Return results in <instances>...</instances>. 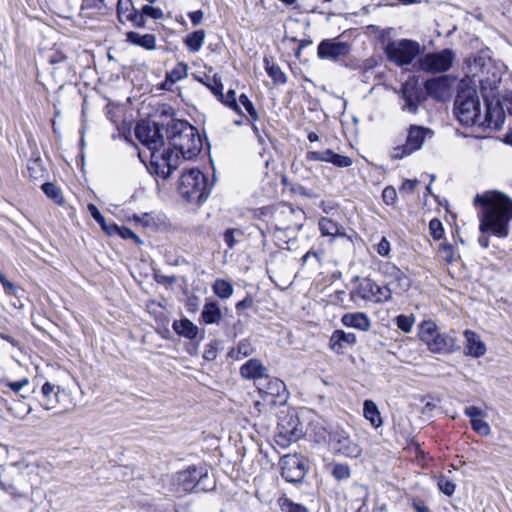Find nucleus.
<instances>
[{"mask_svg":"<svg viewBox=\"0 0 512 512\" xmlns=\"http://www.w3.org/2000/svg\"><path fill=\"white\" fill-rule=\"evenodd\" d=\"M0 384L4 388H7L9 391L18 395L20 393V391H22L29 384V379L26 377L22 378L18 381L2 379V380H0Z\"/></svg>","mask_w":512,"mask_h":512,"instance_id":"nucleus-38","label":"nucleus"},{"mask_svg":"<svg viewBox=\"0 0 512 512\" xmlns=\"http://www.w3.org/2000/svg\"><path fill=\"white\" fill-rule=\"evenodd\" d=\"M205 78L208 80V83H205V86L218 98L223 90L220 78L217 76L210 77L208 75H205Z\"/></svg>","mask_w":512,"mask_h":512,"instance_id":"nucleus-48","label":"nucleus"},{"mask_svg":"<svg viewBox=\"0 0 512 512\" xmlns=\"http://www.w3.org/2000/svg\"><path fill=\"white\" fill-rule=\"evenodd\" d=\"M298 437V433H297V429L296 428H292L291 430H282L280 431L279 435H278V443H281V440H288V441H294L296 440Z\"/></svg>","mask_w":512,"mask_h":512,"instance_id":"nucleus-63","label":"nucleus"},{"mask_svg":"<svg viewBox=\"0 0 512 512\" xmlns=\"http://www.w3.org/2000/svg\"><path fill=\"white\" fill-rule=\"evenodd\" d=\"M172 327L176 334L190 340L195 339L199 333L198 327L187 318L174 321Z\"/></svg>","mask_w":512,"mask_h":512,"instance_id":"nucleus-27","label":"nucleus"},{"mask_svg":"<svg viewBox=\"0 0 512 512\" xmlns=\"http://www.w3.org/2000/svg\"><path fill=\"white\" fill-rule=\"evenodd\" d=\"M309 161H322L332 163L339 168H346L352 165L353 161L350 157L335 153L331 149L325 151H309L306 154Z\"/></svg>","mask_w":512,"mask_h":512,"instance_id":"nucleus-18","label":"nucleus"},{"mask_svg":"<svg viewBox=\"0 0 512 512\" xmlns=\"http://www.w3.org/2000/svg\"><path fill=\"white\" fill-rule=\"evenodd\" d=\"M375 249L380 256H388L391 250L390 242L386 237H381L380 241L375 245Z\"/></svg>","mask_w":512,"mask_h":512,"instance_id":"nucleus-57","label":"nucleus"},{"mask_svg":"<svg viewBox=\"0 0 512 512\" xmlns=\"http://www.w3.org/2000/svg\"><path fill=\"white\" fill-rule=\"evenodd\" d=\"M356 342L357 337L354 333L338 329L332 333L329 340V347L333 352L343 354L348 348L354 346Z\"/></svg>","mask_w":512,"mask_h":512,"instance_id":"nucleus-19","label":"nucleus"},{"mask_svg":"<svg viewBox=\"0 0 512 512\" xmlns=\"http://www.w3.org/2000/svg\"><path fill=\"white\" fill-rule=\"evenodd\" d=\"M167 138L169 144L175 149L176 154L184 159H192L202 149V140L195 127L187 121L172 120L167 126ZM175 155V153L173 152Z\"/></svg>","mask_w":512,"mask_h":512,"instance_id":"nucleus-3","label":"nucleus"},{"mask_svg":"<svg viewBox=\"0 0 512 512\" xmlns=\"http://www.w3.org/2000/svg\"><path fill=\"white\" fill-rule=\"evenodd\" d=\"M173 485L176 492L187 493L210 491L215 483L210 480L207 470L191 466L176 474Z\"/></svg>","mask_w":512,"mask_h":512,"instance_id":"nucleus-6","label":"nucleus"},{"mask_svg":"<svg viewBox=\"0 0 512 512\" xmlns=\"http://www.w3.org/2000/svg\"><path fill=\"white\" fill-rule=\"evenodd\" d=\"M454 112L464 126H478L481 122L480 101L476 91L464 90L458 93L454 102Z\"/></svg>","mask_w":512,"mask_h":512,"instance_id":"nucleus-8","label":"nucleus"},{"mask_svg":"<svg viewBox=\"0 0 512 512\" xmlns=\"http://www.w3.org/2000/svg\"><path fill=\"white\" fill-rule=\"evenodd\" d=\"M454 60V53L450 49L440 52L427 53L418 61L419 69L429 73L445 72L450 69Z\"/></svg>","mask_w":512,"mask_h":512,"instance_id":"nucleus-15","label":"nucleus"},{"mask_svg":"<svg viewBox=\"0 0 512 512\" xmlns=\"http://www.w3.org/2000/svg\"><path fill=\"white\" fill-rule=\"evenodd\" d=\"M112 233H118L123 239H132L136 243H142L140 238L129 228L127 227H118L114 224H111Z\"/></svg>","mask_w":512,"mask_h":512,"instance_id":"nucleus-47","label":"nucleus"},{"mask_svg":"<svg viewBox=\"0 0 512 512\" xmlns=\"http://www.w3.org/2000/svg\"><path fill=\"white\" fill-rule=\"evenodd\" d=\"M351 51L348 42L339 41L338 38L324 39L317 47V55L320 59L338 61L346 57Z\"/></svg>","mask_w":512,"mask_h":512,"instance_id":"nucleus-17","label":"nucleus"},{"mask_svg":"<svg viewBox=\"0 0 512 512\" xmlns=\"http://www.w3.org/2000/svg\"><path fill=\"white\" fill-rule=\"evenodd\" d=\"M222 318L219 305L214 302H206L201 312V319L206 325L218 324Z\"/></svg>","mask_w":512,"mask_h":512,"instance_id":"nucleus-28","label":"nucleus"},{"mask_svg":"<svg viewBox=\"0 0 512 512\" xmlns=\"http://www.w3.org/2000/svg\"><path fill=\"white\" fill-rule=\"evenodd\" d=\"M279 505L283 512H308L304 505L295 503L288 498H280Z\"/></svg>","mask_w":512,"mask_h":512,"instance_id":"nucleus-40","label":"nucleus"},{"mask_svg":"<svg viewBox=\"0 0 512 512\" xmlns=\"http://www.w3.org/2000/svg\"><path fill=\"white\" fill-rule=\"evenodd\" d=\"M474 203L482 206L480 230L506 237L512 220V199L502 192L492 191L477 194Z\"/></svg>","mask_w":512,"mask_h":512,"instance_id":"nucleus-2","label":"nucleus"},{"mask_svg":"<svg viewBox=\"0 0 512 512\" xmlns=\"http://www.w3.org/2000/svg\"><path fill=\"white\" fill-rule=\"evenodd\" d=\"M255 352V347L248 339L241 340L235 347L231 348L228 352V356L235 360L240 361L245 357H248Z\"/></svg>","mask_w":512,"mask_h":512,"instance_id":"nucleus-29","label":"nucleus"},{"mask_svg":"<svg viewBox=\"0 0 512 512\" xmlns=\"http://www.w3.org/2000/svg\"><path fill=\"white\" fill-rule=\"evenodd\" d=\"M419 181L417 179H407L405 180L399 188L400 193L412 194L417 187Z\"/></svg>","mask_w":512,"mask_h":512,"instance_id":"nucleus-60","label":"nucleus"},{"mask_svg":"<svg viewBox=\"0 0 512 512\" xmlns=\"http://www.w3.org/2000/svg\"><path fill=\"white\" fill-rule=\"evenodd\" d=\"M420 53V44L410 39L389 42L385 47L387 59L397 66L409 65Z\"/></svg>","mask_w":512,"mask_h":512,"instance_id":"nucleus-10","label":"nucleus"},{"mask_svg":"<svg viewBox=\"0 0 512 512\" xmlns=\"http://www.w3.org/2000/svg\"><path fill=\"white\" fill-rule=\"evenodd\" d=\"M464 413L466 416L470 418V421H473L475 419H479L485 416L484 411L476 406H469L466 407L464 410Z\"/></svg>","mask_w":512,"mask_h":512,"instance_id":"nucleus-59","label":"nucleus"},{"mask_svg":"<svg viewBox=\"0 0 512 512\" xmlns=\"http://www.w3.org/2000/svg\"><path fill=\"white\" fill-rule=\"evenodd\" d=\"M464 337L466 340L465 344V354L469 355L473 358H480L485 355L486 353V345L481 340L480 336L472 331V330H465L464 331Z\"/></svg>","mask_w":512,"mask_h":512,"instance_id":"nucleus-21","label":"nucleus"},{"mask_svg":"<svg viewBox=\"0 0 512 512\" xmlns=\"http://www.w3.org/2000/svg\"><path fill=\"white\" fill-rule=\"evenodd\" d=\"M257 389L263 399L269 404H283L288 397L286 385L282 380L276 377H269L267 375L263 380L257 383Z\"/></svg>","mask_w":512,"mask_h":512,"instance_id":"nucleus-14","label":"nucleus"},{"mask_svg":"<svg viewBox=\"0 0 512 512\" xmlns=\"http://www.w3.org/2000/svg\"><path fill=\"white\" fill-rule=\"evenodd\" d=\"M341 322L346 327L364 332L371 328V320L364 312L345 313L341 318Z\"/></svg>","mask_w":512,"mask_h":512,"instance_id":"nucleus-23","label":"nucleus"},{"mask_svg":"<svg viewBox=\"0 0 512 512\" xmlns=\"http://www.w3.org/2000/svg\"><path fill=\"white\" fill-rule=\"evenodd\" d=\"M265 62H266V71H267L268 75L275 82L285 83L286 82V76H285L284 72L281 70V68L278 65L274 64V63H270L266 59H265Z\"/></svg>","mask_w":512,"mask_h":512,"instance_id":"nucleus-39","label":"nucleus"},{"mask_svg":"<svg viewBox=\"0 0 512 512\" xmlns=\"http://www.w3.org/2000/svg\"><path fill=\"white\" fill-rule=\"evenodd\" d=\"M377 283L370 278H363L359 285L351 292V297H359L365 301L374 302Z\"/></svg>","mask_w":512,"mask_h":512,"instance_id":"nucleus-26","label":"nucleus"},{"mask_svg":"<svg viewBox=\"0 0 512 512\" xmlns=\"http://www.w3.org/2000/svg\"><path fill=\"white\" fill-rule=\"evenodd\" d=\"M239 102L244 106L245 110L253 121H257L259 119L258 112L256 111L253 103L250 101L247 95L241 94L239 97Z\"/></svg>","mask_w":512,"mask_h":512,"instance_id":"nucleus-49","label":"nucleus"},{"mask_svg":"<svg viewBox=\"0 0 512 512\" xmlns=\"http://www.w3.org/2000/svg\"><path fill=\"white\" fill-rule=\"evenodd\" d=\"M438 254H439V257L446 264H453L459 258V254L457 253L455 247L452 244H449V243H442V244H440V247H439V250H438Z\"/></svg>","mask_w":512,"mask_h":512,"instance_id":"nucleus-35","label":"nucleus"},{"mask_svg":"<svg viewBox=\"0 0 512 512\" xmlns=\"http://www.w3.org/2000/svg\"><path fill=\"white\" fill-rule=\"evenodd\" d=\"M328 436V445L335 454L351 458H357L361 455L362 449L359 444L351 439L342 428H332L328 432Z\"/></svg>","mask_w":512,"mask_h":512,"instance_id":"nucleus-12","label":"nucleus"},{"mask_svg":"<svg viewBox=\"0 0 512 512\" xmlns=\"http://www.w3.org/2000/svg\"><path fill=\"white\" fill-rule=\"evenodd\" d=\"M145 18L150 17L154 20H160L164 17V12L161 8L153 7L151 5H144L141 8Z\"/></svg>","mask_w":512,"mask_h":512,"instance_id":"nucleus-52","label":"nucleus"},{"mask_svg":"<svg viewBox=\"0 0 512 512\" xmlns=\"http://www.w3.org/2000/svg\"><path fill=\"white\" fill-rule=\"evenodd\" d=\"M243 232L239 229L230 228L224 232V241L229 249H233L238 242L237 237H242Z\"/></svg>","mask_w":512,"mask_h":512,"instance_id":"nucleus-44","label":"nucleus"},{"mask_svg":"<svg viewBox=\"0 0 512 512\" xmlns=\"http://www.w3.org/2000/svg\"><path fill=\"white\" fill-rule=\"evenodd\" d=\"M268 369L259 359L248 360L240 367V375L246 380H253L256 383L263 380L268 375Z\"/></svg>","mask_w":512,"mask_h":512,"instance_id":"nucleus-20","label":"nucleus"},{"mask_svg":"<svg viewBox=\"0 0 512 512\" xmlns=\"http://www.w3.org/2000/svg\"><path fill=\"white\" fill-rule=\"evenodd\" d=\"M379 272L392 296H402L411 287V279L391 262H381Z\"/></svg>","mask_w":512,"mask_h":512,"instance_id":"nucleus-11","label":"nucleus"},{"mask_svg":"<svg viewBox=\"0 0 512 512\" xmlns=\"http://www.w3.org/2000/svg\"><path fill=\"white\" fill-rule=\"evenodd\" d=\"M280 465L282 477L290 483L301 482L307 473L305 461L298 455H284Z\"/></svg>","mask_w":512,"mask_h":512,"instance_id":"nucleus-16","label":"nucleus"},{"mask_svg":"<svg viewBox=\"0 0 512 512\" xmlns=\"http://www.w3.org/2000/svg\"><path fill=\"white\" fill-rule=\"evenodd\" d=\"M471 422L472 429L480 434L481 436H488L491 433V428L489 424L484 421L482 418L475 419Z\"/></svg>","mask_w":512,"mask_h":512,"instance_id":"nucleus-50","label":"nucleus"},{"mask_svg":"<svg viewBox=\"0 0 512 512\" xmlns=\"http://www.w3.org/2000/svg\"><path fill=\"white\" fill-rule=\"evenodd\" d=\"M179 192L188 201L201 204L209 197L211 185L200 170L190 169L181 176Z\"/></svg>","mask_w":512,"mask_h":512,"instance_id":"nucleus-5","label":"nucleus"},{"mask_svg":"<svg viewBox=\"0 0 512 512\" xmlns=\"http://www.w3.org/2000/svg\"><path fill=\"white\" fill-rule=\"evenodd\" d=\"M111 0H83L82 9H93L102 12L110 7Z\"/></svg>","mask_w":512,"mask_h":512,"instance_id":"nucleus-41","label":"nucleus"},{"mask_svg":"<svg viewBox=\"0 0 512 512\" xmlns=\"http://www.w3.org/2000/svg\"><path fill=\"white\" fill-rule=\"evenodd\" d=\"M204 17V13L202 10H196L189 13V18L194 26L199 25Z\"/></svg>","mask_w":512,"mask_h":512,"instance_id":"nucleus-64","label":"nucleus"},{"mask_svg":"<svg viewBox=\"0 0 512 512\" xmlns=\"http://www.w3.org/2000/svg\"><path fill=\"white\" fill-rule=\"evenodd\" d=\"M28 171H29L30 176L35 179L42 176L43 170L41 168L40 160L36 159L33 162H31L28 166Z\"/></svg>","mask_w":512,"mask_h":512,"instance_id":"nucleus-61","label":"nucleus"},{"mask_svg":"<svg viewBox=\"0 0 512 512\" xmlns=\"http://www.w3.org/2000/svg\"><path fill=\"white\" fill-rule=\"evenodd\" d=\"M429 230H430L432 237L435 240L441 239L444 234L443 225H442L441 221L438 220L437 218H434L429 222Z\"/></svg>","mask_w":512,"mask_h":512,"instance_id":"nucleus-53","label":"nucleus"},{"mask_svg":"<svg viewBox=\"0 0 512 512\" xmlns=\"http://www.w3.org/2000/svg\"><path fill=\"white\" fill-rule=\"evenodd\" d=\"M88 210L93 217V219L101 225L102 229L105 230L108 234H112L111 225H107L105 223V219L100 213V211L97 209V207L94 204L88 205Z\"/></svg>","mask_w":512,"mask_h":512,"instance_id":"nucleus-45","label":"nucleus"},{"mask_svg":"<svg viewBox=\"0 0 512 512\" xmlns=\"http://www.w3.org/2000/svg\"><path fill=\"white\" fill-rule=\"evenodd\" d=\"M58 392L59 387L50 383L45 382L41 388V394H42V401L41 406L45 410H51L56 407V405L59 403L58 398Z\"/></svg>","mask_w":512,"mask_h":512,"instance_id":"nucleus-25","label":"nucleus"},{"mask_svg":"<svg viewBox=\"0 0 512 512\" xmlns=\"http://www.w3.org/2000/svg\"><path fill=\"white\" fill-rule=\"evenodd\" d=\"M332 475L337 480H344L350 477V468L346 464H335L332 470Z\"/></svg>","mask_w":512,"mask_h":512,"instance_id":"nucleus-54","label":"nucleus"},{"mask_svg":"<svg viewBox=\"0 0 512 512\" xmlns=\"http://www.w3.org/2000/svg\"><path fill=\"white\" fill-rule=\"evenodd\" d=\"M126 41L146 50H154L156 48V37L154 34L150 33L140 34L138 32L129 31L126 33Z\"/></svg>","mask_w":512,"mask_h":512,"instance_id":"nucleus-24","label":"nucleus"},{"mask_svg":"<svg viewBox=\"0 0 512 512\" xmlns=\"http://www.w3.org/2000/svg\"><path fill=\"white\" fill-rule=\"evenodd\" d=\"M382 198L385 204L393 205L397 200V192L396 189L392 186L386 187L382 192Z\"/></svg>","mask_w":512,"mask_h":512,"instance_id":"nucleus-56","label":"nucleus"},{"mask_svg":"<svg viewBox=\"0 0 512 512\" xmlns=\"http://www.w3.org/2000/svg\"><path fill=\"white\" fill-rule=\"evenodd\" d=\"M392 300L393 296L391 295L390 290L387 288L386 284L384 283L383 286L377 284L375 290V299L373 303H386Z\"/></svg>","mask_w":512,"mask_h":512,"instance_id":"nucleus-43","label":"nucleus"},{"mask_svg":"<svg viewBox=\"0 0 512 512\" xmlns=\"http://www.w3.org/2000/svg\"><path fill=\"white\" fill-rule=\"evenodd\" d=\"M136 10L132 0H117L116 11L120 23H126Z\"/></svg>","mask_w":512,"mask_h":512,"instance_id":"nucleus-32","label":"nucleus"},{"mask_svg":"<svg viewBox=\"0 0 512 512\" xmlns=\"http://www.w3.org/2000/svg\"><path fill=\"white\" fill-rule=\"evenodd\" d=\"M135 136L151 152V172L162 179H167L178 167V155H174L170 149L160 150L164 145L161 127L154 122L141 121L136 125Z\"/></svg>","mask_w":512,"mask_h":512,"instance_id":"nucleus-1","label":"nucleus"},{"mask_svg":"<svg viewBox=\"0 0 512 512\" xmlns=\"http://www.w3.org/2000/svg\"><path fill=\"white\" fill-rule=\"evenodd\" d=\"M439 490L447 496H451L455 492L456 485L445 476H440L437 482Z\"/></svg>","mask_w":512,"mask_h":512,"instance_id":"nucleus-46","label":"nucleus"},{"mask_svg":"<svg viewBox=\"0 0 512 512\" xmlns=\"http://www.w3.org/2000/svg\"><path fill=\"white\" fill-rule=\"evenodd\" d=\"M364 417L371 423L375 428L382 425V419L377 405L372 400H365L363 405Z\"/></svg>","mask_w":512,"mask_h":512,"instance_id":"nucleus-30","label":"nucleus"},{"mask_svg":"<svg viewBox=\"0 0 512 512\" xmlns=\"http://www.w3.org/2000/svg\"><path fill=\"white\" fill-rule=\"evenodd\" d=\"M146 18L141 11V9H137L131 17L128 19L127 22L132 23V25L136 28H145L146 26Z\"/></svg>","mask_w":512,"mask_h":512,"instance_id":"nucleus-55","label":"nucleus"},{"mask_svg":"<svg viewBox=\"0 0 512 512\" xmlns=\"http://www.w3.org/2000/svg\"><path fill=\"white\" fill-rule=\"evenodd\" d=\"M397 327L405 333L411 331L414 324V317L407 315H399L396 317Z\"/></svg>","mask_w":512,"mask_h":512,"instance_id":"nucleus-51","label":"nucleus"},{"mask_svg":"<svg viewBox=\"0 0 512 512\" xmlns=\"http://www.w3.org/2000/svg\"><path fill=\"white\" fill-rule=\"evenodd\" d=\"M403 101L402 111L417 114L420 104L425 100V94L418 81L412 77L406 80L399 90Z\"/></svg>","mask_w":512,"mask_h":512,"instance_id":"nucleus-13","label":"nucleus"},{"mask_svg":"<svg viewBox=\"0 0 512 512\" xmlns=\"http://www.w3.org/2000/svg\"><path fill=\"white\" fill-rule=\"evenodd\" d=\"M419 337L433 353L449 354L457 349L455 339L446 333L440 332L437 325L432 321L421 323Z\"/></svg>","mask_w":512,"mask_h":512,"instance_id":"nucleus-7","label":"nucleus"},{"mask_svg":"<svg viewBox=\"0 0 512 512\" xmlns=\"http://www.w3.org/2000/svg\"><path fill=\"white\" fill-rule=\"evenodd\" d=\"M500 81L501 77L496 73H493L492 78L480 79L482 96L486 103V113L484 117L481 116V122L478 124L479 127L496 131L502 127L505 121L504 108L500 100H495Z\"/></svg>","mask_w":512,"mask_h":512,"instance_id":"nucleus-4","label":"nucleus"},{"mask_svg":"<svg viewBox=\"0 0 512 512\" xmlns=\"http://www.w3.org/2000/svg\"><path fill=\"white\" fill-rule=\"evenodd\" d=\"M8 409L11 412V414L17 418H23L25 415L29 414L32 411V407L28 406L26 409H24L23 411L20 412L19 411V400L14 401V406H9Z\"/></svg>","mask_w":512,"mask_h":512,"instance_id":"nucleus-62","label":"nucleus"},{"mask_svg":"<svg viewBox=\"0 0 512 512\" xmlns=\"http://www.w3.org/2000/svg\"><path fill=\"white\" fill-rule=\"evenodd\" d=\"M434 132L432 129L420 126L411 125L407 131L406 142L393 148L391 158L394 160H401L410 156L414 152L420 150L427 138H432Z\"/></svg>","mask_w":512,"mask_h":512,"instance_id":"nucleus-9","label":"nucleus"},{"mask_svg":"<svg viewBox=\"0 0 512 512\" xmlns=\"http://www.w3.org/2000/svg\"><path fill=\"white\" fill-rule=\"evenodd\" d=\"M42 190L46 196L52 199L56 204L61 205L64 203L62 192L55 184L50 182L44 183L42 185Z\"/></svg>","mask_w":512,"mask_h":512,"instance_id":"nucleus-37","label":"nucleus"},{"mask_svg":"<svg viewBox=\"0 0 512 512\" xmlns=\"http://www.w3.org/2000/svg\"><path fill=\"white\" fill-rule=\"evenodd\" d=\"M424 87L428 95L431 97L442 100L449 90V79L447 76H441L425 81Z\"/></svg>","mask_w":512,"mask_h":512,"instance_id":"nucleus-22","label":"nucleus"},{"mask_svg":"<svg viewBox=\"0 0 512 512\" xmlns=\"http://www.w3.org/2000/svg\"><path fill=\"white\" fill-rule=\"evenodd\" d=\"M17 476H19V473H17ZM0 487L14 497L25 496V492L19 487V477H17L14 482L10 483L0 476Z\"/></svg>","mask_w":512,"mask_h":512,"instance_id":"nucleus-36","label":"nucleus"},{"mask_svg":"<svg viewBox=\"0 0 512 512\" xmlns=\"http://www.w3.org/2000/svg\"><path fill=\"white\" fill-rule=\"evenodd\" d=\"M187 74V66L184 64H180V66L174 70H172L168 75L167 78L170 79L172 82L178 81L182 79Z\"/></svg>","mask_w":512,"mask_h":512,"instance_id":"nucleus-58","label":"nucleus"},{"mask_svg":"<svg viewBox=\"0 0 512 512\" xmlns=\"http://www.w3.org/2000/svg\"><path fill=\"white\" fill-rule=\"evenodd\" d=\"M218 100H220L224 105L231 108L233 111L237 113L240 112L239 104L237 103L236 100V92L234 90L230 89L226 95H224L222 92L218 97Z\"/></svg>","mask_w":512,"mask_h":512,"instance_id":"nucleus-42","label":"nucleus"},{"mask_svg":"<svg viewBox=\"0 0 512 512\" xmlns=\"http://www.w3.org/2000/svg\"><path fill=\"white\" fill-rule=\"evenodd\" d=\"M205 37V31L200 29L188 34L184 40V43L190 52L196 53L202 48Z\"/></svg>","mask_w":512,"mask_h":512,"instance_id":"nucleus-31","label":"nucleus"},{"mask_svg":"<svg viewBox=\"0 0 512 512\" xmlns=\"http://www.w3.org/2000/svg\"><path fill=\"white\" fill-rule=\"evenodd\" d=\"M212 290L215 295H217L221 299H228L233 295V286L232 284L224 279H216Z\"/></svg>","mask_w":512,"mask_h":512,"instance_id":"nucleus-33","label":"nucleus"},{"mask_svg":"<svg viewBox=\"0 0 512 512\" xmlns=\"http://www.w3.org/2000/svg\"><path fill=\"white\" fill-rule=\"evenodd\" d=\"M319 230L323 236H342L336 222L327 217H322L318 222Z\"/></svg>","mask_w":512,"mask_h":512,"instance_id":"nucleus-34","label":"nucleus"}]
</instances>
